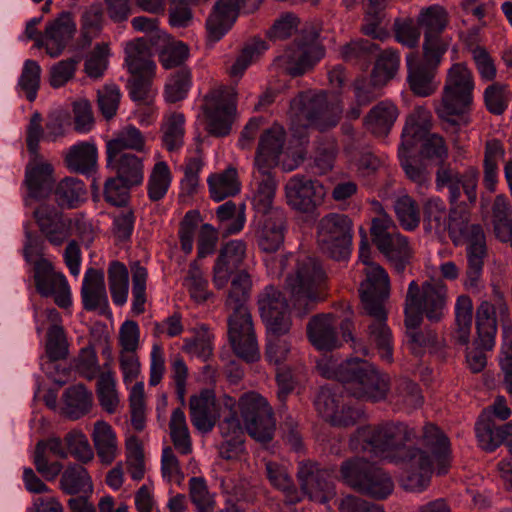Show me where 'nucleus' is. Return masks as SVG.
<instances>
[{
  "label": "nucleus",
  "instance_id": "4d7b16f0",
  "mask_svg": "<svg viewBox=\"0 0 512 512\" xmlns=\"http://www.w3.org/2000/svg\"><path fill=\"white\" fill-rule=\"evenodd\" d=\"M104 11L100 3L85 7L80 17V37L84 45H90L103 29Z\"/></svg>",
  "mask_w": 512,
  "mask_h": 512
},
{
  "label": "nucleus",
  "instance_id": "f257e3e1",
  "mask_svg": "<svg viewBox=\"0 0 512 512\" xmlns=\"http://www.w3.org/2000/svg\"><path fill=\"white\" fill-rule=\"evenodd\" d=\"M416 438L415 429L406 423L384 421L358 427L351 438V445L375 457L403 465L407 473L406 486L421 491L430 483L433 466L425 451L408 446Z\"/></svg>",
  "mask_w": 512,
  "mask_h": 512
},
{
  "label": "nucleus",
  "instance_id": "052dcab7",
  "mask_svg": "<svg viewBox=\"0 0 512 512\" xmlns=\"http://www.w3.org/2000/svg\"><path fill=\"white\" fill-rule=\"evenodd\" d=\"M108 283L113 302L122 306L128 295L129 274L126 266L119 261H112L108 267Z\"/></svg>",
  "mask_w": 512,
  "mask_h": 512
},
{
  "label": "nucleus",
  "instance_id": "774afa93",
  "mask_svg": "<svg viewBox=\"0 0 512 512\" xmlns=\"http://www.w3.org/2000/svg\"><path fill=\"white\" fill-rule=\"evenodd\" d=\"M491 222L496 238L512 225V204L507 196L497 195L491 207Z\"/></svg>",
  "mask_w": 512,
  "mask_h": 512
},
{
  "label": "nucleus",
  "instance_id": "20e7f679",
  "mask_svg": "<svg viewBox=\"0 0 512 512\" xmlns=\"http://www.w3.org/2000/svg\"><path fill=\"white\" fill-rule=\"evenodd\" d=\"M333 374L345 391L358 399L378 402L386 398L390 389L389 376L367 361L347 360Z\"/></svg>",
  "mask_w": 512,
  "mask_h": 512
},
{
  "label": "nucleus",
  "instance_id": "cd10ccee",
  "mask_svg": "<svg viewBox=\"0 0 512 512\" xmlns=\"http://www.w3.org/2000/svg\"><path fill=\"white\" fill-rule=\"evenodd\" d=\"M422 446L426 449L427 455L432 461V466L436 464L437 475H445L451 466V451L449 439L434 424L428 423L423 427L421 436Z\"/></svg>",
  "mask_w": 512,
  "mask_h": 512
},
{
  "label": "nucleus",
  "instance_id": "680f3d73",
  "mask_svg": "<svg viewBox=\"0 0 512 512\" xmlns=\"http://www.w3.org/2000/svg\"><path fill=\"white\" fill-rule=\"evenodd\" d=\"M379 46L370 40L359 39L351 41L341 49L342 58L346 62L359 64L362 68H367L375 57Z\"/></svg>",
  "mask_w": 512,
  "mask_h": 512
},
{
  "label": "nucleus",
  "instance_id": "a19ab883",
  "mask_svg": "<svg viewBox=\"0 0 512 512\" xmlns=\"http://www.w3.org/2000/svg\"><path fill=\"white\" fill-rule=\"evenodd\" d=\"M431 120V113L427 109L423 107L415 108L407 117L399 150L404 149L407 151L415 145L416 141L426 138L432 127Z\"/></svg>",
  "mask_w": 512,
  "mask_h": 512
},
{
  "label": "nucleus",
  "instance_id": "423d86ee",
  "mask_svg": "<svg viewBox=\"0 0 512 512\" xmlns=\"http://www.w3.org/2000/svg\"><path fill=\"white\" fill-rule=\"evenodd\" d=\"M475 82L472 71L464 63H455L447 71L436 107L437 115L449 121L451 116H461L471 109Z\"/></svg>",
  "mask_w": 512,
  "mask_h": 512
},
{
  "label": "nucleus",
  "instance_id": "393cba45",
  "mask_svg": "<svg viewBox=\"0 0 512 512\" xmlns=\"http://www.w3.org/2000/svg\"><path fill=\"white\" fill-rule=\"evenodd\" d=\"M33 217L50 244L61 246L70 236L71 221L54 205L40 204L34 210Z\"/></svg>",
  "mask_w": 512,
  "mask_h": 512
},
{
  "label": "nucleus",
  "instance_id": "a211bd4d",
  "mask_svg": "<svg viewBox=\"0 0 512 512\" xmlns=\"http://www.w3.org/2000/svg\"><path fill=\"white\" fill-rule=\"evenodd\" d=\"M125 52L128 71L132 76L128 81L130 96L134 101H143L149 92L155 63L148 53L136 44H128Z\"/></svg>",
  "mask_w": 512,
  "mask_h": 512
},
{
  "label": "nucleus",
  "instance_id": "338daca9",
  "mask_svg": "<svg viewBox=\"0 0 512 512\" xmlns=\"http://www.w3.org/2000/svg\"><path fill=\"white\" fill-rule=\"evenodd\" d=\"M85 192V185L82 181L75 178H65L56 186V202L60 207L75 208Z\"/></svg>",
  "mask_w": 512,
  "mask_h": 512
},
{
  "label": "nucleus",
  "instance_id": "aec40b11",
  "mask_svg": "<svg viewBox=\"0 0 512 512\" xmlns=\"http://www.w3.org/2000/svg\"><path fill=\"white\" fill-rule=\"evenodd\" d=\"M479 173L475 168H469L463 174L449 164H440L436 171L435 184L438 189L448 188L451 204L459 201L461 189L469 203L473 204L477 199V183Z\"/></svg>",
  "mask_w": 512,
  "mask_h": 512
},
{
  "label": "nucleus",
  "instance_id": "c85d7f7f",
  "mask_svg": "<svg viewBox=\"0 0 512 512\" xmlns=\"http://www.w3.org/2000/svg\"><path fill=\"white\" fill-rule=\"evenodd\" d=\"M337 317L333 313H319L310 318L306 326L309 342L318 350L332 351L338 347Z\"/></svg>",
  "mask_w": 512,
  "mask_h": 512
},
{
  "label": "nucleus",
  "instance_id": "39448f33",
  "mask_svg": "<svg viewBox=\"0 0 512 512\" xmlns=\"http://www.w3.org/2000/svg\"><path fill=\"white\" fill-rule=\"evenodd\" d=\"M341 109L328 102L325 91H305L290 102L292 125L303 128L313 127L325 131L335 127L341 119Z\"/></svg>",
  "mask_w": 512,
  "mask_h": 512
},
{
  "label": "nucleus",
  "instance_id": "09e8293b",
  "mask_svg": "<svg viewBox=\"0 0 512 512\" xmlns=\"http://www.w3.org/2000/svg\"><path fill=\"white\" fill-rule=\"evenodd\" d=\"M504 155V145L499 139L486 141L483 160V185L490 192L496 190L498 183V161L502 159Z\"/></svg>",
  "mask_w": 512,
  "mask_h": 512
},
{
  "label": "nucleus",
  "instance_id": "e2e57ef3",
  "mask_svg": "<svg viewBox=\"0 0 512 512\" xmlns=\"http://www.w3.org/2000/svg\"><path fill=\"white\" fill-rule=\"evenodd\" d=\"M267 49V43L260 38H253L247 42L228 70L229 75L233 78L241 77L248 66L257 60Z\"/></svg>",
  "mask_w": 512,
  "mask_h": 512
},
{
  "label": "nucleus",
  "instance_id": "37998d69",
  "mask_svg": "<svg viewBox=\"0 0 512 512\" xmlns=\"http://www.w3.org/2000/svg\"><path fill=\"white\" fill-rule=\"evenodd\" d=\"M185 117L182 113L172 112L165 115L161 126V144L168 152H178L184 145Z\"/></svg>",
  "mask_w": 512,
  "mask_h": 512
},
{
  "label": "nucleus",
  "instance_id": "b1692460",
  "mask_svg": "<svg viewBox=\"0 0 512 512\" xmlns=\"http://www.w3.org/2000/svg\"><path fill=\"white\" fill-rule=\"evenodd\" d=\"M247 244L243 240H231L225 243L219 251L213 267V284L217 289H223L233 274L241 271L246 257Z\"/></svg>",
  "mask_w": 512,
  "mask_h": 512
},
{
  "label": "nucleus",
  "instance_id": "6e6552de",
  "mask_svg": "<svg viewBox=\"0 0 512 512\" xmlns=\"http://www.w3.org/2000/svg\"><path fill=\"white\" fill-rule=\"evenodd\" d=\"M372 241L398 273H402L412 258L408 239L397 231L392 218L386 213L372 220Z\"/></svg>",
  "mask_w": 512,
  "mask_h": 512
},
{
  "label": "nucleus",
  "instance_id": "2eb2a0df",
  "mask_svg": "<svg viewBox=\"0 0 512 512\" xmlns=\"http://www.w3.org/2000/svg\"><path fill=\"white\" fill-rule=\"evenodd\" d=\"M460 243L466 244L467 266L463 285L467 291L479 292L483 287L484 261L488 256L483 227L480 224H472Z\"/></svg>",
  "mask_w": 512,
  "mask_h": 512
},
{
  "label": "nucleus",
  "instance_id": "4468645a",
  "mask_svg": "<svg viewBox=\"0 0 512 512\" xmlns=\"http://www.w3.org/2000/svg\"><path fill=\"white\" fill-rule=\"evenodd\" d=\"M236 95L234 88H226L205 97L203 111L206 129L212 136L225 137L230 134L236 116Z\"/></svg>",
  "mask_w": 512,
  "mask_h": 512
},
{
  "label": "nucleus",
  "instance_id": "ddd939ff",
  "mask_svg": "<svg viewBox=\"0 0 512 512\" xmlns=\"http://www.w3.org/2000/svg\"><path fill=\"white\" fill-rule=\"evenodd\" d=\"M238 406L247 433L259 442L271 441L275 420L267 400L256 392H247L239 398Z\"/></svg>",
  "mask_w": 512,
  "mask_h": 512
},
{
  "label": "nucleus",
  "instance_id": "473e14b6",
  "mask_svg": "<svg viewBox=\"0 0 512 512\" xmlns=\"http://www.w3.org/2000/svg\"><path fill=\"white\" fill-rule=\"evenodd\" d=\"M439 64L440 63H430L424 56L422 60H419L415 53L408 54L407 79L410 89L415 95L426 97L435 91L432 81L435 76V70Z\"/></svg>",
  "mask_w": 512,
  "mask_h": 512
},
{
  "label": "nucleus",
  "instance_id": "7ed1b4c3",
  "mask_svg": "<svg viewBox=\"0 0 512 512\" xmlns=\"http://www.w3.org/2000/svg\"><path fill=\"white\" fill-rule=\"evenodd\" d=\"M295 264L286 277V287L290 291L294 310L304 317L314 310L318 302L328 296L327 276L321 264L313 257L299 254L291 256Z\"/></svg>",
  "mask_w": 512,
  "mask_h": 512
},
{
  "label": "nucleus",
  "instance_id": "0eeeda50",
  "mask_svg": "<svg viewBox=\"0 0 512 512\" xmlns=\"http://www.w3.org/2000/svg\"><path fill=\"white\" fill-rule=\"evenodd\" d=\"M340 474L351 488L377 500L386 499L394 489L387 472L362 458L343 462Z\"/></svg>",
  "mask_w": 512,
  "mask_h": 512
},
{
  "label": "nucleus",
  "instance_id": "13d9d810",
  "mask_svg": "<svg viewBox=\"0 0 512 512\" xmlns=\"http://www.w3.org/2000/svg\"><path fill=\"white\" fill-rule=\"evenodd\" d=\"M338 154V144L334 137L320 136L315 141L313 153L316 173L323 175L330 172Z\"/></svg>",
  "mask_w": 512,
  "mask_h": 512
},
{
  "label": "nucleus",
  "instance_id": "f704fd0d",
  "mask_svg": "<svg viewBox=\"0 0 512 512\" xmlns=\"http://www.w3.org/2000/svg\"><path fill=\"white\" fill-rule=\"evenodd\" d=\"M475 431L479 445L487 451H493L512 436V423L497 425L492 419V413L482 411L476 422Z\"/></svg>",
  "mask_w": 512,
  "mask_h": 512
},
{
  "label": "nucleus",
  "instance_id": "c03bdc74",
  "mask_svg": "<svg viewBox=\"0 0 512 512\" xmlns=\"http://www.w3.org/2000/svg\"><path fill=\"white\" fill-rule=\"evenodd\" d=\"M91 437L100 461L111 464L118 452L117 439L112 426L105 421L95 422Z\"/></svg>",
  "mask_w": 512,
  "mask_h": 512
},
{
  "label": "nucleus",
  "instance_id": "bf43d9fd",
  "mask_svg": "<svg viewBox=\"0 0 512 512\" xmlns=\"http://www.w3.org/2000/svg\"><path fill=\"white\" fill-rule=\"evenodd\" d=\"M170 438L175 449L182 455L192 452V442L186 422V416L181 408L172 411L169 421Z\"/></svg>",
  "mask_w": 512,
  "mask_h": 512
},
{
  "label": "nucleus",
  "instance_id": "864d4df0",
  "mask_svg": "<svg viewBox=\"0 0 512 512\" xmlns=\"http://www.w3.org/2000/svg\"><path fill=\"white\" fill-rule=\"evenodd\" d=\"M399 67V52L393 48H387L377 56L371 80L375 85L384 86L396 76Z\"/></svg>",
  "mask_w": 512,
  "mask_h": 512
},
{
  "label": "nucleus",
  "instance_id": "412c9836",
  "mask_svg": "<svg viewBox=\"0 0 512 512\" xmlns=\"http://www.w3.org/2000/svg\"><path fill=\"white\" fill-rule=\"evenodd\" d=\"M260 315L268 331L288 333L291 319L288 315V303L283 293L275 286L269 285L258 295Z\"/></svg>",
  "mask_w": 512,
  "mask_h": 512
},
{
  "label": "nucleus",
  "instance_id": "5701e85b",
  "mask_svg": "<svg viewBox=\"0 0 512 512\" xmlns=\"http://www.w3.org/2000/svg\"><path fill=\"white\" fill-rule=\"evenodd\" d=\"M288 205L303 212H313L322 204L325 190L323 185L303 175L291 177L285 185Z\"/></svg>",
  "mask_w": 512,
  "mask_h": 512
},
{
  "label": "nucleus",
  "instance_id": "5fc2aeb1",
  "mask_svg": "<svg viewBox=\"0 0 512 512\" xmlns=\"http://www.w3.org/2000/svg\"><path fill=\"white\" fill-rule=\"evenodd\" d=\"M265 467L266 475L270 483L285 493L286 503L295 504L301 500L293 479L285 466L274 461H268Z\"/></svg>",
  "mask_w": 512,
  "mask_h": 512
},
{
  "label": "nucleus",
  "instance_id": "7c9ffc66",
  "mask_svg": "<svg viewBox=\"0 0 512 512\" xmlns=\"http://www.w3.org/2000/svg\"><path fill=\"white\" fill-rule=\"evenodd\" d=\"M372 318L368 325V340L375 346L380 358L387 363L393 361V338L392 332L388 327L387 312L385 308L364 310Z\"/></svg>",
  "mask_w": 512,
  "mask_h": 512
},
{
  "label": "nucleus",
  "instance_id": "3c124183",
  "mask_svg": "<svg viewBox=\"0 0 512 512\" xmlns=\"http://www.w3.org/2000/svg\"><path fill=\"white\" fill-rule=\"evenodd\" d=\"M97 162V149L94 144L82 142L69 149L65 157L67 167L76 173H91Z\"/></svg>",
  "mask_w": 512,
  "mask_h": 512
},
{
  "label": "nucleus",
  "instance_id": "4c0bfd02",
  "mask_svg": "<svg viewBox=\"0 0 512 512\" xmlns=\"http://www.w3.org/2000/svg\"><path fill=\"white\" fill-rule=\"evenodd\" d=\"M255 237L261 251L276 252L284 241L282 212H274L273 216L263 218L259 222Z\"/></svg>",
  "mask_w": 512,
  "mask_h": 512
},
{
  "label": "nucleus",
  "instance_id": "4be33fe9",
  "mask_svg": "<svg viewBox=\"0 0 512 512\" xmlns=\"http://www.w3.org/2000/svg\"><path fill=\"white\" fill-rule=\"evenodd\" d=\"M314 404L322 418L336 427L353 426L361 416V412L347 404L342 395L329 388L319 391Z\"/></svg>",
  "mask_w": 512,
  "mask_h": 512
},
{
  "label": "nucleus",
  "instance_id": "0e129e2a",
  "mask_svg": "<svg viewBox=\"0 0 512 512\" xmlns=\"http://www.w3.org/2000/svg\"><path fill=\"white\" fill-rule=\"evenodd\" d=\"M446 207L440 199H430L426 202L423 211V224L426 231L442 235L447 230Z\"/></svg>",
  "mask_w": 512,
  "mask_h": 512
},
{
  "label": "nucleus",
  "instance_id": "9d476101",
  "mask_svg": "<svg viewBox=\"0 0 512 512\" xmlns=\"http://www.w3.org/2000/svg\"><path fill=\"white\" fill-rule=\"evenodd\" d=\"M319 35V28L313 24L306 25L297 34L284 54L286 71L290 76L304 75L324 57L325 49L319 41Z\"/></svg>",
  "mask_w": 512,
  "mask_h": 512
},
{
  "label": "nucleus",
  "instance_id": "a18cd8bd",
  "mask_svg": "<svg viewBox=\"0 0 512 512\" xmlns=\"http://www.w3.org/2000/svg\"><path fill=\"white\" fill-rule=\"evenodd\" d=\"M64 412L71 420H77L88 414L93 403L92 392L85 385L68 387L63 393Z\"/></svg>",
  "mask_w": 512,
  "mask_h": 512
},
{
  "label": "nucleus",
  "instance_id": "a878e982",
  "mask_svg": "<svg viewBox=\"0 0 512 512\" xmlns=\"http://www.w3.org/2000/svg\"><path fill=\"white\" fill-rule=\"evenodd\" d=\"M366 279L361 283L359 293L364 310L384 308L389 297L390 280L387 272L380 265H368L364 268Z\"/></svg>",
  "mask_w": 512,
  "mask_h": 512
},
{
  "label": "nucleus",
  "instance_id": "6ab92c4d",
  "mask_svg": "<svg viewBox=\"0 0 512 512\" xmlns=\"http://www.w3.org/2000/svg\"><path fill=\"white\" fill-rule=\"evenodd\" d=\"M297 479L302 492L313 501L325 503L335 496V485L330 472L321 468L317 462H299Z\"/></svg>",
  "mask_w": 512,
  "mask_h": 512
},
{
  "label": "nucleus",
  "instance_id": "f03ea898",
  "mask_svg": "<svg viewBox=\"0 0 512 512\" xmlns=\"http://www.w3.org/2000/svg\"><path fill=\"white\" fill-rule=\"evenodd\" d=\"M447 286L440 280L410 282L404 301V325L407 342L414 354L437 342V334L431 329L420 330L425 316L431 322H439L444 316L447 303Z\"/></svg>",
  "mask_w": 512,
  "mask_h": 512
},
{
  "label": "nucleus",
  "instance_id": "79ce46f5",
  "mask_svg": "<svg viewBox=\"0 0 512 512\" xmlns=\"http://www.w3.org/2000/svg\"><path fill=\"white\" fill-rule=\"evenodd\" d=\"M455 321L452 338L455 343L466 346L470 342L473 302L470 296L462 294L457 297L454 307Z\"/></svg>",
  "mask_w": 512,
  "mask_h": 512
},
{
  "label": "nucleus",
  "instance_id": "2f4dec72",
  "mask_svg": "<svg viewBox=\"0 0 512 512\" xmlns=\"http://www.w3.org/2000/svg\"><path fill=\"white\" fill-rule=\"evenodd\" d=\"M47 54L56 58L62 54L76 33V23L71 12L63 11L45 27Z\"/></svg>",
  "mask_w": 512,
  "mask_h": 512
},
{
  "label": "nucleus",
  "instance_id": "9b49d317",
  "mask_svg": "<svg viewBox=\"0 0 512 512\" xmlns=\"http://www.w3.org/2000/svg\"><path fill=\"white\" fill-rule=\"evenodd\" d=\"M448 23V12L437 4L421 9L417 17L424 34L423 54L430 63H440L449 48V40L443 36Z\"/></svg>",
  "mask_w": 512,
  "mask_h": 512
},
{
  "label": "nucleus",
  "instance_id": "bb28decb",
  "mask_svg": "<svg viewBox=\"0 0 512 512\" xmlns=\"http://www.w3.org/2000/svg\"><path fill=\"white\" fill-rule=\"evenodd\" d=\"M285 140V130L279 125H273L261 134L254 159L258 172L271 171L278 165Z\"/></svg>",
  "mask_w": 512,
  "mask_h": 512
},
{
  "label": "nucleus",
  "instance_id": "58836bf2",
  "mask_svg": "<svg viewBox=\"0 0 512 512\" xmlns=\"http://www.w3.org/2000/svg\"><path fill=\"white\" fill-rule=\"evenodd\" d=\"M257 188L252 198V205L257 214H261L264 218L273 216L274 212H280L273 209V200L276 192V181L271 171L253 173Z\"/></svg>",
  "mask_w": 512,
  "mask_h": 512
},
{
  "label": "nucleus",
  "instance_id": "69168bd1",
  "mask_svg": "<svg viewBox=\"0 0 512 512\" xmlns=\"http://www.w3.org/2000/svg\"><path fill=\"white\" fill-rule=\"evenodd\" d=\"M145 139L141 131L133 126L127 127L115 139L107 143V155L112 157L119 153H125V149L142 151Z\"/></svg>",
  "mask_w": 512,
  "mask_h": 512
},
{
  "label": "nucleus",
  "instance_id": "603ef678",
  "mask_svg": "<svg viewBox=\"0 0 512 512\" xmlns=\"http://www.w3.org/2000/svg\"><path fill=\"white\" fill-rule=\"evenodd\" d=\"M92 481L85 467L80 464H70L60 478V488L67 495H76L92 491Z\"/></svg>",
  "mask_w": 512,
  "mask_h": 512
},
{
  "label": "nucleus",
  "instance_id": "c756f323",
  "mask_svg": "<svg viewBox=\"0 0 512 512\" xmlns=\"http://www.w3.org/2000/svg\"><path fill=\"white\" fill-rule=\"evenodd\" d=\"M47 450L61 459H67L68 451L64 443V438L52 437L47 440H40L35 446L33 456L35 468L44 479L51 481L60 474L63 465L57 461L49 462L46 457Z\"/></svg>",
  "mask_w": 512,
  "mask_h": 512
},
{
  "label": "nucleus",
  "instance_id": "6e6d98bb",
  "mask_svg": "<svg viewBox=\"0 0 512 512\" xmlns=\"http://www.w3.org/2000/svg\"><path fill=\"white\" fill-rule=\"evenodd\" d=\"M238 16L217 2L206 20L207 37L210 41H219L233 26Z\"/></svg>",
  "mask_w": 512,
  "mask_h": 512
},
{
  "label": "nucleus",
  "instance_id": "f3484780",
  "mask_svg": "<svg viewBox=\"0 0 512 512\" xmlns=\"http://www.w3.org/2000/svg\"><path fill=\"white\" fill-rule=\"evenodd\" d=\"M33 280L36 291L43 297H54L60 308L71 305L70 289L65 276L56 272L51 261L39 258L33 262Z\"/></svg>",
  "mask_w": 512,
  "mask_h": 512
},
{
  "label": "nucleus",
  "instance_id": "8fccbe9b",
  "mask_svg": "<svg viewBox=\"0 0 512 512\" xmlns=\"http://www.w3.org/2000/svg\"><path fill=\"white\" fill-rule=\"evenodd\" d=\"M251 288V277L246 270L233 274L231 286L225 300V308L232 312L248 310L246 302L250 297Z\"/></svg>",
  "mask_w": 512,
  "mask_h": 512
},
{
  "label": "nucleus",
  "instance_id": "72a5a7b5",
  "mask_svg": "<svg viewBox=\"0 0 512 512\" xmlns=\"http://www.w3.org/2000/svg\"><path fill=\"white\" fill-rule=\"evenodd\" d=\"M189 415L192 425L200 432H210L216 424L217 409L213 391L202 390L189 399Z\"/></svg>",
  "mask_w": 512,
  "mask_h": 512
},
{
  "label": "nucleus",
  "instance_id": "e433bc0d",
  "mask_svg": "<svg viewBox=\"0 0 512 512\" xmlns=\"http://www.w3.org/2000/svg\"><path fill=\"white\" fill-rule=\"evenodd\" d=\"M399 116L398 107L389 100L374 105L363 119L365 129L375 137H386Z\"/></svg>",
  "mask_w": 512,
  "mask_h": 512
},
{
  "label": "nucleus",
  "instance_id": "dca6fc26",
  "mask_svg": "<svg viewBox=\"0 0 512 512\" xmlns=\"http://www.w3.org/2000/svg\"><path fill=\"white\" fill-rule=\"evenodd\" d=\"M228 338L233 352L246 362L260 358L257 337L249 310L232 312L228 317Z\"/></svg>",
  "mask_w": 512,
  "mask_h": 512
},
{
  "label": "nucleus",
  "instance_id": "f8f14e48",
  "mask_svg": "<svg viewBox=\"0 0 512 512\" xmlns=\"http://www.w3.org/2000/svg\"><path fill=\"white\" fill-rule=\"evenodd\" d=\"M352 220L345 214L329 213L317 226V239L321 250L335 260H344L350 254Z\"/></svg>",
  "mask_w": 512,
  "mask_h": 512
},
{
  "label": "nucleus",
  "instance_id": "c9c22d12",
  "mask_svg": "<svg viewBox=\"0 0 512 512\" xmlns=\"http://www.w3.org/2000/svg\"><path fill=\"white\" fill-rule=\"evenodd\" d=\"M83 308L86 311L105 310L108 306L104 272L89 268L84 276L81 287Z\"/></svg>",
  "mask_w": 512,
  "mask_h": 512
},
{
  "label": "nucleus",
  "instance_id": "ea45409f",
  "mask_svg": "<svg viewBox=\"0 0 512 512\" xmlns=\"http://www.w3.org/2000/svg\"><path fill=\"white\" fill-rule=\"evenodd\" d=\"M53 171L50 163H35L26 167L25 183L30 197L42 199L51 193L55 182Z\"/></svg>",
  "mask_w": 512,
  "mask_h": 512
},
{
  "label": "nucleus",
  "instance_id": "1a4fd4ad",
  "mask_svg": "<svg viewBox=\"0 0 512 512\" xmlns=\"http://www.w3.org/2000/svg\"><path fill=\"white\" fill-rule=\"evenodd\" d=\"M510 319V308L504 293L493 287L489 298L481 299L476 307L475 328L476 343L484 350H492L498 331V322L506 323Z\"/></svg>",
  "mask_w": 512,
  "mask_h": 512
},
{
  "label": "nucleus",
  "instance_id": "de8ad7c7",
  "mask_svg": "<svg viewBox=\"0 0 512 512\" xmlns=\"http://www.w3.org/2000/svg\"><path fill=\"white\" fill-rule=\"evenodd\" d=\"M107 163L116 171L117 176L128 184L139 185L142 183L143 163L138 156L131 153H119L112 157L107 155Z\"/></svg>",
  "mask_w": 512,
  "mask_h": 512
},
{
  "label": "nucleus",
  "instance_id": "49530a36",
  "mask_svg": "<svg viewBox=\"0 0 512 512\" xmlns=\"http://www.w3.org/2000/svg\"><path fill=\"white\" fill-rule=\"evenodd\" d=\"M207 183L210 197L217 202L235 196L241 188L237 170L233 167H229L220 173L211 174Z\"/></svg>",
  "mask_w": 512,
  "mask_h": 512
}]
</instances>
